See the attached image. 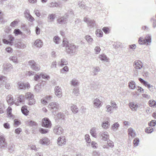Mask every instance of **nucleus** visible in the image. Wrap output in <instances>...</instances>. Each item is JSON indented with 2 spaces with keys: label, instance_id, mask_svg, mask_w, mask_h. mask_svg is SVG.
I'll use <instances>...</instances> for the list:
<instances>
[{
  "label": "nucleus",
  "instance_id": "1",
  "mask_svg": "<svg viewBox=\"0 0 156 156\" xmlns=\"http://www.w3.org/2000/svg\"><path fill=\"white\" fill-rule=\"evenodd\" d=\"M63 44L64 46L66 47V52L68 54L73 55L78 51V46L73 43H69L68 41L64 40Z\"/></svg>",
  "mask_w": 156,
  "mask_h": 156
},
{
  "label": "nucleus",
  "instance_id": "2",
  "mask_svg": "<svg viewBox=\"0 0 156 156\" xmlns=\"http://www.w3.org/2000/svg\"><path fill=\"white\" fill-rule=\"evenodd\" d=\"M138 42L140 44H149V43L151 42V36L150 35H147L145 37L144 39L143 38L140 37Z\"/></svg>",
  "mask_w": 156,
  "mask_h": 156
},
{
  "label": "nucleus",
  "instance_id": "3",
  "mask_svg": "<svg viewBox=\"0 0 156 156\" xmlns=\"http://www.w3.org/2000/svg\"><path fill=\"white\" fill-rule=\"evenodd\" d=\"M34 96L30 92H27L25 95V98L29 100V105H31L35 104V101L34 99Z\"/></svg>",
  "mask_w": 156,
  "mask_h": 156
},
{
  "label": "nucleus",
  "instance_id": "4",
  "mask_svg": "<svg viewBox=\"0 0 156 156\" xmlns=\"http://www.w3.org/2000/svg\"><path fill=\"white\" fill-rule=\"evenodd\" d=\"M7 39L3 38L2 39L3 43L12 46L13 44V41L14 40V37L12 35H9L7 38Z\"/></svg>",
  "mask_w": 156,
  "mask_h": 156
},
{
  "label": "nucleus",
  "instance_id": "5",
  "mask_svg": "<svg viewBox=\"0 0 156 156\" xmlns=\"http://www.w3.org/2000/svg\"><path fill=\"white\" fill-rule=\"evenodd\" d=\"M48 107L52 113L56 112L59 108V104L57 103L54 102L50 103L48 105Z\"/></svg>",
  "mask_w": 156,
  "mask_h": 156
},
{
  "label": "nucleus",
  "instance_id": "6",
  "mask_svg": "<svg viewBox=\"0 0 156 156\" xmlns=\"http://www.w3.org/2000/svg\"><path fill=\"white\" fill-rule=\"evenodd\" d=\"M28 64L31 69L35 71H38L40 69V66L34 60H30L28 62Z\"/></svg>",
  "mask_w": 156,
  "mask_h": 156
},
{
  "label": "nucleus",
  "instance_id": "7",
  "mask_svg": "<svg viewBox=\"0 0 156 156\" xmlns=\"http://www.w3.org/2000/svg\"><path fill=\"white\" fill-rule=\"evenodd\" d=\"M42 126L48 128H50L51 123L50 121L48 118H44L42 119Z\"/></svg>",
  "mask_w": 156,
  "mask_h": 156
},
{
  "label": "nucleus",
  "instance_id": "8",
  "mask_svg": "<svg viewBox=\"0 0 156 156\" xmlns=\"http://www.w3.org/2000/svg\"><path fill=\"white\" fill-rule=\"evenodd\" d=\"M83 20L84 22H86L88 26L91 28L96 27V25L94 20H91L89 18L85 17L84 18Z\"/></svg>",
  "mask_w": 156,
  "mask_h": 156
},
{
  "label": "nucleus",
  "instance_id": "9",
  "mask_svg": "<svg viewBox=\"0 0 156 156\" xmlns=\"http://www.w3.org/2000/svg\"><path fill=\"white\" fill-rule=\"evenodd\" d=\"M24 96L22 95H20L19 97H18L15 100V104L16 105H20L24 102Z\"/></svg>",
  "mask_w": 156,
  "mask_h": 156
},
{
  "label": "nucleus",
  "instance_id": "10",
  "mask_svg": "<svg viewBox=\"0 0 156 156\" xmlns=\"http://www.w3.org/2000/svg\"><path fill=\"white\" fill-rule=\"evenodd\" d=\"M7 143L5 141V136L2 134L0 135V147H7Z\"/></svg>",
  "mask_w": 156,
  "mask_h": 156
},
{
  "label": "nucleus",
  "instance_id": "11",
  "mask_svg": "<svg viewBox=\"0 0 156 156\" xmlns=\"http://www.w3.org/2000/svg\"><path fill=\"white\" fill-rule=\"evenodd\" d=\"M53 131L55 134L59 135L62 133L63 129L60 126L58 125L55 126Z\"/></svg>",
  "mask_w": 156,
  "mask_h": 156
},
{
  "label": "nucleus",
  "instance_id": "12",
  "mask_svg": "<svg viewBox=\"0 0 156 156\" xmlns=\"http://www.w3.org/2000/svg\"><path fill=\"white\" fill-rule=\"evenodd\" d=\"M69 15L65 14V16L58 20V22L60 24H65L67 23Z\"/></svg>",
  "mask_w": 156,
  "mask_h": 156
},
{
  "label": "nucleus",
  "instance_id": "13",
  "mask_svg": "<svg viewBox=\"0 0 156 156\" xmlns=\"http://www.w3.org/2000/svg\"><path fill=\"white\" fill-rule=\"evenodd\" d=\"M55 95L58 98L61 97L62 96V90L58 86L55 87Z\"/></svg>",
  "mask_w": 156,
  "mask_h": 156
},
{
  "label": "nucleus",
  "instance_id": "14",
  "mask_svg": "<svg viewBox=\"0 0 156 156\" xmlns=\"http://www.w3.org/2000/svg\"><path fill=\"white\" fill-rule=\"evenodd\" d=\"M3 70L6 72H9L13 69L12 65L9 63H5L3 66Z\"/></svg>",
  "mask_w": 156,
  "mask_h": 156
},
{
  "label": "nucleus",
  "instance_id": "15",
  "mask_svg": "<svg viewBox=\"0 0 156 156\" xmlns=\"http://www.w3.org/2000/svg\"><path fill=\"white\" fill-rule=\"evenodd\" d=\"M18 85L19 86V88L20 89H25L26 88L28 89L30 87L29 83H24L22 82H19L18 83Z\"/></svg>",
  "mask_w": 156,
  "mask_h": 156
},
{
  "label": "nucleus",
  "instance_id": "16",
  "mask_svg": "<svg viewBox=\"0 0 156 156\" xmlns=\"http://www.w3.org/2000/svg\"><path fill=\"white\" fill-rule=\"evenodd\" d=\"M133 66L136 70L141 69L143 66V63L139 60H136L134 61Z\"/></svg>",
  "mask_w": 156,
  "mask_h": 156
},
{
  "label": "nucleus",
  "instance_id": "17",
  "mask_svg": "<svg viewBox=\"0 0 156 156\" xmlns=\"http://www.w3.org/2000/svg\"><path fill=\"white\" fill-rule=\"evenodd\" d=\"M99 134L102 137V139L103 140L107 141L109 139V135L107 132H101Z\"/></svg>",
  "mask_w": 156,
  "mask_h": 156
},
{
  "label": "nucleus",
  "instance_id": "18",
  "mask_svg": "<svg viewBox=\"0 0 156 156\" xmlns=\"http://www.w3.org/2000/svg\"><path fill=\"white\" fill-rule=\"evenodd\" d=\"M6 100L8 104L10 105H13L14 103L13 97L11 95H8L7 96Z\"/></svg>",
  "mask_w": 156,
  "mask_h": 156
},
{
  "label": "nucleus",
  "instance_id": "19",
  "mask_svg": "<svg viewBox=\"0 0 156 156\" xmlns=\"http://www.w3.org/2000/svg\"><path fill=\"white\" fill-rule=\"evenodd\" d=\"M58 145L61 146L66 143L65 138L64 136L62 137H59L58 140Z\"/></svg>",
  "mask_w": 156,
  "mask_h": 156
},
{
  "label": "nucleus",
  "instance_id": "20",
  "mask_svg": "<svg viewBox=\"0 0 156 156\" xmlns=\"http://www.w3.org/2000/svg\"><path fill=\"white\" fill-rule=\"evenodd\" d=\"M129 106L133 111H136L138 107V105L134 102H131L129 104Z\"/></svg>",
  "mask_w": 156,
  "mask_h": 156
},
{
  "label": "nucleus",
  "instance_id": "21",
  "mask_svg": "<svg viewBox=\"0 0 156 156\" xmlns=\"http://www.w3.org/2000/svg\"><path fill=\"white\" fill-rule=\"evenodd\" d=\"M49 141V139L47 137H44L40 140L39 143L42 145H45L48 144Z\"/></svg>",
  "mask_w": 156,
  "mask_h": 156
},
{
  "label": "nucleus",
  "instance_id": "22",
  "mask_svg": "<svg viewBox=\"0 0 156 156\" xmlns=\"http://www.w3.org/2000/svg\"><path fill=\"white\" fill-rule=\"evenodd\" d=\"M34 45L36 47L40 48L43 45V42L39 39L36 40L34 42Z\"/></svg>",
  "mask_w": 156,
  "mask_h": 156
},
{
  "label": "nucleus",
  "instance_id": "23",
  "mask_svg": "<svg viewBox=\"0 0 156 156\" xmlns=\"http://www.w3.org/2000/svg\"><path fill=\"white\" fill-rule=\"evenodd\" d=\"M102 103L101 101L98 98L95 99L93 101V104L94 106L97 108L101 106Z\"/></svg>",
  "mask_w": 156,
  "mask_h": 156
},
{
  "label": "nucleus",
  "instance_id": "24",
  "mask_svg": "<svg viewBox=\"0 0 156 156\" xmlns=\"http://www.w3.org/2000/svg\"><path fill=\"white\" fill-rule=\"evenodd\" d=\"M16 47L19 48H24L26 46L22 42H19L16 43L15 44Z\"/></svg>",
  "mask_w": 156,
  "mask_h": 156
},
{
  "label": "nucleus",
  "instance_id": "25",
  "mask_svg": "<svg viewBox=\"0 0 156 156\" xmlns=\"http://www.w3.org/2000/svg\"><path fill=\"white\" fill-rule=\"evenodd\" d=\"M119 126V124L118 122H116L112 125L111 126V129L113 131L115 132L117 130Z\"/></svg>",
  "mask_w": 156,
  "mask_h": 156
},
{
  "label": "nucleus",
  "instance_id": "26",
  "mask_svg": "<svg viewBox=\"0 0 156 156\" xmlns=\"http://www.w3.org/2000/svg\"><path fill=\"white\" fill-rule=\"evenodd\" d=\"M128 130L129 135L132 137H134L135 136L136 134L134 132V130L132 128H130L128 129Z\"/></svg>",
  "mask_w": 156,
  "mask_h": 156
},
{
  "label": "nucleus",
  "instance_id": "27",
  "mask_svg": "<svg viewBox=\"0 0 156 156\" xmlns=\"http://www.w3.org/2000/svg\"><path fill=\"white\" fill-rule=\"evenodd\" d=\"M110 126V124L108 121H105L102 122V127L105 129H108Z\"/></svg>",
  "mask_w": 156,
  "mask_h": 156
},
{
  "label": "nucleus",
  "instance_id": "28",
  "mask_svg": "<svg viewBox=\"0 0 156 156\" xmlns=\"http://www.w3.org/2000/svg\"><path fill=\"white\" fill-rule=\"evenodd\" d=\"M9 59L10 61H12L14 63H18L17 57L16 55L11 56L10 57Z\"/></svg>",
  "mask_w": 156,
  "mask_h": 156
},
{
  "label": "nucleus",
  "instance_id": "29",
  "mask_svg": "<svg viewBox=\"0 0 156 156\" xmlns=\"http://www.w3.org/2000/svg\"><path fill=\"white\" fill-rule=\"evenodd\" d=\"M55 14H52L48 15V18L49 21L51 22L54 21L55 19Z\"/></svg>",
  "mask_w": 156,
  "mask_h": 156
},
{
  "label": "nucleus",
  "instance_id": "30",
  "mask_svg": "<svg viewBox=\"0 0 156 156\" xmlns=\"http://www.w3.org/2000/svg\"><path fill=\"white\" fill-rule=\"evenodd\" d=\"M129 88L132 89H134L135 87V83L133 81H131L129 83Z\"/></svg>",
  "mask_w": 156,
  "mask_h": 156
},
{
  "label": "nucleus",
  "instance_id": "31",
  "mask_svg": "<svg viewBox=\"0 0 156 156\" xmlns=\"http://www.w3.org/2000/svg\"><path fill=\"white\" fill-rule=\"evenodd\" d=\"M71 109L74 114L77 113L78 111V108L75 105H73L71 106Z\"/></svg>",
  "mask_w": 156,
  "mask_h": 156
},
{
  "label": "nucleus",
  "instance_id": "32",
  "mask_svg": "<svg viewBox=\"0 0 156 156\" xmlns=\"http://www.w3.org/2000/svg\"><path fill=\"white\" fill-rule=\"evenodd\" d=\"M99 58L101 60L103 61L108 62V60L106 56L104 54L101 55L99 56Z\"/></svg>",
  "mask_w": 156,
  "mask_h": 156
},
{
  "label": "nucleus",
  "instance_id": "33",
  "mask_svg": "<svg viewBox=\"0 0 156 156\" xmlns=\"http://www.w3.org/2000/svg\"><path fill=\"white\" fill-rule=\"evenodd\" d=\"M95 34L98 37H101L103 36V33L101 30L99 29H97L95 32Z\"/></svg>",
  "mask_w": 156,
  "mask_h": 156
},
{
  "label": "nucleus",
  "instance_id": "34",
  "mask_svg": "<svg viewBox=\"0 0 156 156\" xmlns=\"http://www.w3.org/2000/svg\"><path fill=\"white\" fill-rule=\"evenodd\" d=\"M85 38L89 44H91L92 43L93 39L90 36L86 35Z\"/></svg>",
  "mask_w": 156,
  "mask_h": 156
},
{
  "label": "nucleus",
  "instance_id": "35",
  "mask_svg": "<svg viewBox=\"0 0 156 156\" xmlns=\"http://www.w3.org/2000/svg\"><path fill=\"white\" fill-rule=\"evenodd\" d=\"M21 110L23 114L26 115H27L28 111L25 106L22 107Z\"/></svg>",
  "mask_w": 156,
  "mask_h": 156
},
{
  "label": "nucleus",
  "instance_id": "36",
  "mask_svg": "<svg viewBox=\"0 0 156 156\" xmlns=\"http://www.w3.org/2000/svg\"><path fill=\"white\" fill-rule=\"evenodd\" d=\"M79 84L78 81L76 79H73L71 81V84L74 86H78Z\"/></svg>",
  "mask_w": 156,
  "mask_h": 156
},
{
  "label": "nucleus",
  "instance_id": "37",
  "mask_svg": "<svg viewBox=\"0 0 156 156\" xmlns=\"http://www.w3.org/2000/svg\"><path fill=\"white\" fill-rule=\"evenodd\" d=\"M78 5L80 8L85 9H87V7L85 6L84 2L81 1L79 3Z\"/></svg>",
  "mask_w": 156,
  "mask_h": 156
},
{
  "label": "nucleus",
  "instance_id": "38",
  "mask_svg": "<svg viewBox=\"0 0 156 156\" xmlns=\"http://www.w3.org/2000/svg\"><path fill=\"white\" fill-rule=\"evenodd\" d=\"M67 64V61L66 59L63 58L62 59L61 61L58 63V64L61 66H62L63 65H66Z\"/></svg>",
  "mask_w": 156,
  "mask_h": 156
},
{
  "label": "nucleus",
  "instance_id": "39",
  "mask_svg": "<svg viewBox=\"0 0 156 156\" xmlns=\"http://www.w3.org/2000/svg\"><path fill=\"white\" fill-rule=\"evenodd\" d=\"M48 6L50 7H57L59 6V4L56 2H52L49 4Z\"/></svg>",
  "mask_w": 156,
  "mask_h": 156
},
{
  "label": "nucleus",
  "instance_id": "40",
  "mask_svg": "<svg viewBox=\"0 0 156 156\" xmlns=\"http://www.w3.org/2000/svg\"><path fill=\"white\" fill-rule=\"evenodd\" d=\"M96 128L93 127L90 130V133L91 135L94 137H96V134L95 133L96 132Z\"/></svg>",
  "mask_w": 156,
  "mask_h": 156
},
{
  "label": "nucleus",
  "instance_id": "41",
  "mask_svg": "<svg viewBox=\"0 0 156 156\" xmlns=\"http://www.w3.org/2000/svg\"><path fill=\"white\" fill-rule=\"evenodd\" d=\"M65 116V115L63 113L61 112L57 114V117L59 119L64 120Z\"/></svg>",
  "mask_w": 156,
  "mask_h": 156
},
{
  "label": "nucleus",
  "instance_id": "42",
  "mask_svg": "<svg viewBox=\"0 0 156 156\" xmlns=\"http://www.w3.org/2000/svg\"><path fill=\"white\" fill-rule=\"evenodd\" d=\"M40 74V77H41L43 79L48 80L50 78L49 76L45 73H41Z\"/></svg>",
  "mask_w": 156,
  "mask_h": 156
},
{
  "label": "nucleus",
  "instance_id": "43",
  "mask_svg": "<svg viewBox=\"0 0 156 156\" xmlns=\"http://www.w3.org/2000/svg\"><path fill=\"white\" fill-rule=\"evenodd\" d=\"M106 111L110 112V113H112L113 112V110L112 107L110 105H107L106 107Z\"/></svg>",
  "mask_w": 156,
  "mask_h": 156
},
{
  "label": "nucleus",
  "instance_id": "44",
  "mask_svg": "<svg viewBox=\"0 0 156 156\" xmlns=\"http://www.w3.org/2000/svg\"><path fill=\"white\" fill-rule=\"evenodd\" d=\"M153 131V128L151 127H148L145 129V131L147 133H151Z\"/></svg>",
  "mask_w": 156,
  "mask_h": 156
},
{
  "label": "nucleus",
  "instance_id": "45",
  "mask_svg": "<svg viewBox=\"0 0 156 156\" xmlns=\"http://www.w3.org/2000/svg\"><path fill=\"white\" fill-rule=\"evenodd\" d=\"M14 33L16 35H22V32L18 29H15L14 30Z\"/></svg>",
  "mask_w": 156,
  "mask_h": 156
},
{
  "label": "nucleus",
  "instance_id": "46",
  "mask_svg": "<svg viewBox=\"0 0 156 156\" xmlns=\"http://www.w3.org/2000/svg\"><path fill=\"white\" fill-rule=\"evenodd\" d=\"M149 106L151 107H154L156 105V102L154 100H150L148 102Z\"/></svg>",
  "mask_w": 156,
  "mask_h": 156
},
{
  "label": "nucleus",
  "instance_id": "47",
  "mask_svg": "<svg viewBox=\"0 0 156 156\" xmlns=\"http://www.w3.org/2000/svg\"><path fill=\"white\" fill-rule=\"evenodd\" d=\"M156 124V121L154 120H152L148 123V125L150 127L154 126Z\"/></svg>",
  "mask_w": 156,
  "mask_h": 156
},
{
  "label": "nucleus",
  "instance_id": "48",
  "mask_svg": "<svg viewBox=\"0 0 156 156\" xmlns=\"http://www.w3.org/2000/svg\"><path fill=\"white\" fill-rule=\"evenodd\" d=\"M79 89L77 88H74L73 91V93L76 96H78L79 94Z\"/></svg>",
  "mask_w": 156,
  "mask_h": 156
},
{
  "label": "nucleus",
  "instance_id": "49",
  "mask_svg": "<svg viewBox=\"0 0 156 156\" xmlns=\"http://www.w3.org/2000/svg\"><path fill=\"white\" fill-rule=\"evenodd\" d=\"M35 72L32 71H27L26 73L27 76H33L34 75Z\"/></svg>",
  "mask_w": 156,
  "mask_h": 156
},
{
  "label": "nucleus",
  "instance_id": "50",
  "mask_svg": "<svg viewBox=\"0 0 156 156\" xmlns=\"http://www.w3.org/2000/svg\"><path fill=\"white\" fill-rule=\"evenodd\" d=\"M5 77L3 76H0V84H2L5 83Z\"/></svg>",
  "mask_w": 156,
  "mask_h": 156
},
{
  "label": "nucleus",
  "instance_id": "51",
  "mask_svg": "<svg viewBox=\"0 0 156 156\" xmlns=\"http://www.w3.org/2000/svg\"><path fill=\"white\" fill-rule=\"evenodd\" d=\"M25 18L31 22L35 20L34 17L31 15H30V16H28L26 17Z\"/></svg>",
  "mask_w": 156,
  "mask_h": 156
},
{
  "label": "nucleus",
  "instance_id": "52",
  "mask_svg": "<svg viewBox=\"0 0 156 156\" xmlns=\"http://www.w3.org/2000/svg\"><path fill=\"white\" fill-rule=\"evenodd\" d=\"M85 139L86 141V142L87 143H90L91 142V139H90V136L89 135V134H86L85 135Z\"/></svg>",
  "mask_w": 156,
  "mask_h": 156
},
{
  "label": "nucleus",
  "instance_id": "53",
  "mask_svg": "<svg viewBox=\"0 0 156 156\" xmlns=\"http://www.w3.org/2000/svg\"><path fill=\"white\" fill-rule=\"evenodd\" d=\"M94 69L93 70L94 72V75H96L97 73L99 72L100 71V68L99 67H97L96 68H94Z\"/></svg>",
  "mask_w": 156,
  "mask_h": 156
},
{
  "label": "nucleus",
  "instance_id": "54",
  "mask_svg": "<svg viewBox=\"0 0 156 156\" xmlns=\"http://www.w3.org/2000/svg\"><path fill=\"white\" fill-rule=\"evenodd\" d=\"M139 142V140L137 138H136L134 139L133 141V144L135 146H137L138 145Z\"/></svg>",
  "mask_w": 156,
  "mask_h": 156
},
{
  "label": "nucleus",
  "instance_id": "55",
  "mask_svg": "<svg viewBox=\"0 0 156 156\" xmlns=\"http://www.w3.org/2000/svg\"><path fill=\"white\" fill-rule=\"evenodd\" d=\"M150 20L151 22H153V27L154 28L156 27V20L154 18H152Z\"/></svg>",
  "mask_w": 156,
  "mask_h": 156
},
{
  "label": "nucleus",
  "instance_id": "56",
  "mask_svg": "<svg viewBox=\"0 0 156 156\" xmlns=\"http://www.w3.org/2000/svg\"><path fill=\"white\" fill-rule=\"evenodd\" d=\"M39 132L41 133L45 134L48 133V130L43 128H41L39 129Z\"/></svg>",
  "mask_w": 156,
  "mask_h": 156
},
{
  "label": "nucleus",
  "instance_id": "57",
  "mask_svg": "<svg viewBox=\"0 0 156 156\" xmlns=\"http://www.w3.org/2000/svg\"><path fill=\"white\" fill-rule=\"evenodd\" d=\"M59 39H60L58 36H55L53 38V41L56 44H58V43Z\"/></svg>",
  "mask_w": 156,
  "mask_h": 156
},
{
  "label": "nucleus",
  "instance_id": "58",
  "mask_svg": "<svg viewBox=\"0 0 156 156\" xmlns=\"http://www.w3.org/2000/svg\"><path fill=\"white\" fill-rule=\"evenodd\" d=\"M34 89L36 90V91L37 92L39 91L41 89V86L40 84L36 85L34 87Z\"/></svg>",
  "mask_w": 156,
  "mask_h": 156
},
{
  "label": "nucleus",
  "instance_id": "59",
  "mask_svg": "<svg viewBox=\"0 0 156 156\" xmlns=\"http://www.w3.org/2000/svg\"><path fill=\"white\" fill-rule=\"evenodd\" d=\"M34 12L35 13V14L38 17H39L41 16V13H40L39 11L37 9H35L34 10Z\"/></svg>",
  "mask_w": 156,
  "mask_h": 156
},
{
  "label": "nucleus",
  "instance_id": "60",
  "mask_svg": "<svg viewBox=\"0 0 156 156\" xmlns=\"http://www.w3.org/2000/svg\"><path fill=\"white\" fill-rule=\"evenodd\" d=\"M111 105L113 108L114 109H116L118 107L117 106V105L116 103L113 101H112L111 102Z\"/></svg>",
  "mask_w": 156,
  "mask_h": 156
},
{
  "label": "nucleus",
  "instance_id": "61",
  "mask_svg": "<svg viewBox=\"0 0 156 156\" xmlns=\"http://www.w3.org/2000/svg\"><path fill=\"white\" fill-rule=\"evenodd\" d=\"M5 50L7 52L9 53H12L13 51L12 49L10 47L6 48Z\"/></svg>",
  "mask_w": 156,
  "mask_h": 156
},
{
  "label": "nucleus",
  "instance_id": "62",
  "mask_svg": "<svg viewBox=\"0 0 156 156\" xmlns=\"http://www.w3.org/2000/svg\"><path fill=\"white\" fill-rule=\"evenodd\" d=\"M94 50L95 52V53L98 54L101 51V49L99 47L96 46L94 48Z\"/></svg>",
  "mask_w": 156,
  "mask_h": 156
},
{
  "label": "nucleus",
  "instance_id": "63",
  "mask_svg": "<svg viewBox=\"0 0 156 156\" xmlns=\"http://www.w3.org/2000/svg\"><path fill=\"white\" fill-rule=\"evenodd\" d=\"M40 78V74L39 73H38L37 75H35L34 76V80L36 81H37Z\"/></svg>",
  "mask_w": 156,
  "mask_h": 156
},
{
  "label": "nucleus",
  "instance_id": "64",
  "mask_svg": "<svg viewBox=\"0 0 156 156\" xmlns=\"http://www.w3.org/2000/svg\"><path fill=\"white\" fill-rule=\"evenodd\" d=\"M12 110V108L10 107H9L7 109V113H8V115L9 116H11V114H12V113H11Z\"/></svg>",
  "mask_w": 156,
  "mask_h": 156
}]
</instances>
